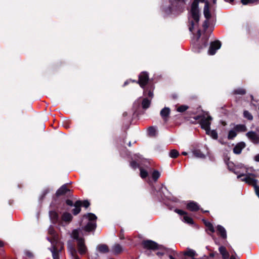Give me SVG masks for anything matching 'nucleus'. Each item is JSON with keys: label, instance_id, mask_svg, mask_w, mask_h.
<instances>
[{"label": "nucleus", "instance_id": "obj_1", "mask_svg": "<svg viewBox=\"0 0 259 259\" xmlns=\"http://www.w3.org/2000/svg\"><path fill=\"white\" fill-rule=\"evenodd\" d=\"M232 164L233 163L231 162L228 164L229 168L237 175V178H241V181L253 186L255 192L259 198V186L257 185L258 181L255 179L256 176L254 174V169L251 167H247L242 164H238L234 168H231V166Z\"/></svg>", "mask_w": 259, "mask_h": 259}, {"label": "nucleus", "instance_id": "obj_2", "mask_svg": "<svg viewBox=\"0 0 259 259\" xmlns=\"http://www.w3.org/2000/svg\"><path fill=\"white\" fill-rule=\"evenodd\" d=\"M205 0H195L192 4L190 16L189 18L190 23V26H189L190 31H192L193 30L198 27L199 20L198 3L203 2Z\"/></svg>", "mask_w": 259, "mask_h": 259}, {"label": "nucleus", "instance_id": "obj_3", "mask_svg": "<svg viewBox=\"0 0 259 259\" xmlns=\"http://www.w3.org/2000/svg\"><path fill=\"white\" fill-rule=\"evenodd\" d=\"M83 235L82 231L80 229L73 230L71 234V237L77 241L78 251L80 254L85 253L87 250L84 240L82 238Z\"/></svg>", "mask_w": 259, "mask_h": 259}, {"label": "nucleus", "instance_id": "obj_4", "mask_svg": "<svg viewBox=\"0 0 259 259\" xmlns=\"http://www.w3.org/2000/svg\"><path fill=\"white\" fill-rule=\"evenodd\" d=\"M48 232L52 236V238L50 239L48 238V240L52 245L50 250L52 253L53 259H59L58 251L56 247L57 237L55 235L54 229L51 227L49 228Z\"/></svg>", "mask_w": 259, "mask_h": 259}, {"label": "nucleus", "instance_id": "obj_5", "mask_svg": "<svg viewBox=\"0 0 259 259\" xmlns=\"http://www.w3.org/2000/svg\"><path fill=\"white\" fill-rule=\"evenodd\" d=\"M84 219H87L89 222L84 228V230L87 232L91 231L94 230L96 228V224L95 221L97 219L96 216L91 213H88L83 217Z\"/></svg>", "mask_w": 259, "mask_h": 259}, {"label": "nucleus", "instance_id": "obj_6", "mask_svg": "<svg viewBox=\"0 0 259 259\" xmlns=\"http://www.w3.org/2000/svg\"><path fill=\"white\" fill-rule=\"evenodd\" d=\"M211 120L212 118L209 115L202 116L200 121L201 127L205 131L210 128Z\"/></svg>", "mask_w": 259, "mask_h": 259}, {"label": "nucleus", "instance_id": "obj_7", "mask_svg": "<svg viewBox=\"0 0 259 259\" xmlns=\"http://www.w3.org/2000/svg\"><path fill=\"white\" fill-rule=\"evenodd\" d=\"M221 47V44L220 41L217 40L210 43L208 53L210 55L215 54L216 51L220 49Z\"/></svg>", "mask_w": 259, "mask_h": 259}, {"label": "nucleus", "instance_id": "obj_8", "mask_svg": "<svg viewBox=\"0 0 259 259\" xmlns=\"http://www.w3.org/2000/svg\"><path fill=\"white\" fill-rule=\"evenodd\" d=\"M148 79V74L145 72H143L139 75L138 82L142 88H144L147 84Z\"/></svg>", "mask_w": 259, "mask_h": 259}, {"label": "nucleus", "instance_id": "obj_9", "mask_svg": "<svg viewBox=\"0 0 259 259\" xmlns=\"http://www.w3.org/2000/svg\"><path fill=\"white\" fill-rule=\"evenodd\" d=\"M248 139L254 144L259 143V135L254 132H249L246 134Z\"/></svg>", "mask_w": 259, "mask_h": 259}, {"label": "nucleus", "instance_id": "obj_10", "mask_svg": "<svg viewBox=\"0 0 259 259\" xmlns=\"http://www.w3.org/2000/svg\"><path fill=\"white\" fill-rule=\"evenodd\" d=\"M143 245L145 248L147 249H154L158 248V244L156 242L151 240L143 241Z\"/></svg>", "mask_w": 259, "mask_h": 259}, {"label": "nucleus", "instance_id": "obj_11", "mask_svg": "<svg viewBox=\"0 0 259 259\" xmlns=\"http://www.w3.org/2000/svg\"><path fill=\"white\" fill-rule=\"evenodd\" d=\"M203 13L206 20H209L211 18V14L209 9V3L208 1L205 2V6L203 10Z\"/></svg>", "mask_w": 259, "mask_h": 259}, {"label": "nucleus", "instance_id": "obj_12", "mask_svg": "<svg viewBox=\"0 0 259 259\" xmlns=\"http://www.w3.org/2000/svg\"><path fill=\"white\" fill-rule=\"evenodd\" d=\"M187 208L190 211H197L199 209V206L198 204L194 202H190L187 205Z\"/></svg>", "mask_w": 259, "mask_h": 259}, {"label": "nucleus", "instance_id": "obj_13", "mask_svg": "<svg viewBox=\"0 0 259 259\" xmlns=\"http://www.w3.org/2000/svg\"><path fill=\"white\" fill-rule=\"evenodd\" d=\"M245 146V144L243 142L238 143L233 149L234 153L237 154H240Z\"/></svg>", "mask_w": 259, "mask_h": 259}, {"label": "nucleus", "instance_id": "obj_14", "mask_svg": "<svg viewBox=\"0 0 259 259\" xmlns=\"http://www.w3.org/2000/svg\"><path fill=\"white\" fill-rule=\"evenodd\" d=\"M97 251L101 253H105L109 251V249L106 245L100 244L97 246Z\"/></svg>", "mask_w": 259, "mask_h": 259}, {"label": "nucleus", "instance_id": "obj_15", "mask_svg": "<svg viewBox=\"0 0 259 259\" xmlns=\"http://www.w3.org/2000/svg\"><path fill=\"white\" fill-rule=\"evenodd\" d=\"M217 230L218 232V233L220 234L221 237L223 238H227V233L225 229L221 225H218L217 227Z\"/></svg>", "mask_w": 259, "mask_h": 259}, {"label": "nucleus", "instance_id": "obj_16", "mask_svg": "<svg viewBox=\"0 0 259 259\" xmlns=\"http://www.w3.org/2000/svg\"><path fill=\"white\" fill-rule=\"evenodd\" d=\"M170 113V109L164 107L160 111V115L163 119H166Z\"/></svg>", "mask_w": 259, "mask_h": 259}, {"label": "nucleus", "instance_id": "obj_17", "mask_svg": "<svg viewBox=\"0 0 259 259\" xmlns=\"http://www.w3.org/2000/svg\"><path fill=\"white\" fill-rule=\"evenodd\" d=\"M82 205V202L80 201H77L74 204V208L73 209L74 214H78L80 211V206Z\"/></svg>", "mask_w": 259, "mask_h": 259}, {"label": "nucleus", "instance_id": "obj_18", "mask_svg": "<svg viewBox=\"0 0 259 259\" xmlns=\"http://www.w3.org/2000/svg\"><path fill=\"white\" fill-rule=\"evenodd\" d=\"M68 251L72 256V259H79L76 256V251L75 249L71 244L68 246Z\"/></svg>", "mask_w": 259, "mask_h": 259}, {"label": "nucleus", "instance_id": "obj_19", "mask_svg": "<svg viewBox=\"0 0 259 259\" xmlns=\"http://www.w3.org/2000/svg\"><path fill=\"white\" fill-rule=\"evenodd\" d=\"M69 190L67 189L66 185H64L62 186L56 192V195L57 196H60L65 194L67 191H69Z\"/></svg>", "mask_w": 259, "mask_h": 259}, {"label": "nucleus", "instance_id": "obj_20", "mask_svg": "<svg viewBox=\"0 0 259 259\" xmlns=\"http://www.w3.org/2000/svg\"><path fill=\"white\" fill-rule=\"evenodd\" d=\"M219 251L222 254L223 257L224 259H228L229 257V254L226 250V248L224 246H220L219 247Z\"/></svg>", "mask_w": 259, "mask_h": 259}, {"label": "nucleus", "instance_id": "obj_21", "mask_svg": "<svg viewBox=\"0 0 259 259\" xmlns=\"http://www.w3.org/2000/svg\"><path fill=\"white\" fill-rule=\"evenodd\" d=\"M123 248L119 244H115L112 247V251L114 254H118L122 252Z\"/></svg>", "mask_w": 259, "mask_h": 259}, {"label": "nucleus", "instance_id": "obj_22", "mask_svg": "<svg viewBox=\"0 0 259 259\" xmlns=\"http://www.w3.org/2000/svg\"><path fill=\"white\" fill-rule=\"evenodd\" d=\"M207 135L210 136L212 138L217 139L218 138V134L214 130H210V128L205 131Z\"/></svg>", "mask_w": 259, "mask_h": 259}, {"label": "nucleus", "instance_id": "obj_23", "mask_svg": "<svg viewBox=\"0 0 259 259\" xmlns=\"http://www.w3.org/2000/svg\"><path fill=\"white\" fill-rule=\"evenodd\" d=\"M62 220L64 222L69 223L72 220V215L69 213L65 212L62 215Z\"/></svg>", "mask_w": 259, "mask_h": 259}, {"label": "nucleus", "instance_id": "obj_24", "mask_svg": "<svg viewBox=\"0 0 259 259\" xmlns=\"http://www.w3.org/2000/svg\"><path fill=\"white\" fill-rule=\"evenodd\" d=\"M193 156L199 158H203L205 157V156L203 154H202L200 151L198 150H193L192 152Z\"/></svg>", "mask_w": 259, "mask_h": 259}, {"label": "nucleus", "instance_id": "obj_25", "mask_svg": "<svg viewBox=\"0 0 259 259\" xmlns=\"http://www.w3.org/2000/svg\"><path fill=\"white\" fill-rule=\"evenodd\" d=\"M234 128L237 133L240 132H244L246 131V127L243 124H237L234 126Z\"/></svg>", "mask_w": 259, "mask_h": 259}, {"label": "nucleus", "instance_id": "obj_26", "mask_svg": "<svg viewBox=\"0 0 259 259\" xmlns=\"http://www.w3.org/2000/svg\"><path fill=\"white\" fill-rule=\"evenodd\" d=\"M237 134V133L235 131V130L233 128L232 130H231L228 133V139H233L235 138Z\"/></svg>", "mask_w": 259, "mask_h": 259}, {"label": "nucleus", "instance_id": "obj_27", "mask_svg": "<svg viewBox=\"0 0 259 259\" xmlns=\"http://www.w3.org/2000/svg\"><path fill=\"white\" fill-rule=\"evenodd\" d=\"M150 103H151L150 100L147 99V98L144 99L142 101V105L143 108H144V109L148 108L150 106Z\"/></svg>", "mask_w": 259, "mask_h": 259}, {"label": "nucleus", "instance_id": "obj_28", "mask_svg": "<svg viewBox=\"0 0 259 259\" xmlns=\"http://www.w3.org/2000/svg\"><path fill=\"white\" fill-rule=\"evenodd\" d=\"M182 221L189 224H193V220L192 219V218L187 215V213L183 217Z\"/></svg>", "mask_w": 259, "mask_h": 259}, {"label": "nucleus", "instance_id": "obj_29", "mask_svg": "<svg viewBox=\"0 0 259 259\" xmlns=\"http://www.w3.org/2000/svg\"><path fill=\"white\" fill-rule=\"evenodd\" d=\"M179 155V152L175 149L171 150L169 153V156L171 158H175Z\"/></svg>", "mask_w": 259, "mask_h": 259}, {"label": "nucleus", "instance_id": "obj_30", "mask_svg": "<svg viewBox=\"0 0 259 259\" xmlns=\"http://www.w3.org/2000/svg\"><path fill=\"white\" fill-rule=\"evenodd\" d=\"M184 254L186 255L193 257L195 255L196 252L194 250L192 249H188L187 251L184 252Z\"/></svg>", "mask_w": 259, "mask_h": 259}, {"label": "nucleus", "instance_id": "obj_31", "mask_svg": "<svg viewBox=\"0 0 259 259\" xmlns=\"http://www.w3.org/2000/svg\"><path fill=\"white\" fill-rule=\"evenodd\" d=\"M160 176V174L157 170H154L152 174V177L154 181H156Z\"/></svg>", "mask_w": 259, "mask_h": 259}, {"label": "nucleus", "instance_id": "obj_32", "mask_svg": "<svg viewBox=\"0 0 259 259\" xmlns=\"http://www.w3.org/2000/svg\"><path fill=\"white\" fill-rule=\"evenodd\" d=\"M50 215L51 218V219L54 221L55 222L58 219V214L55 211H51L50 212Z\"/></svg>", "mask_w": 259, "mask_h": 259}, {"label": "nucleus", "instance_id": "obj_33", "mask_svg": "<svg viewBox=\"0 0 259 259\" xmlns=\"http://www.w3.org/2000/svg\"><path fill=\"white\" fill-rule=\"evenodd\" d=\"M148 133L150 136H154L156 133V130L154 127H150L148 129Z\"/></svg>", "mask_w": 259, "mask_h": 259}, {"label": "nucleus", "instance_id": "obj_34", "mask_svg": "<svg viewBox=\"0 0 259 259\" xmlns=\"http://www.w3.org/2000/svg\"><path fill=\"white\" fill-rule=\"evenodd\" d=\"M243 114H244V117L246 118L247 119H248L249 120H252L253 118V117L251 115V114L247 111H244Z\"/></svg>", "mask_w": 259, "mask_h": 259}, {"label": "nucleus", "instance_id": "obj_35", "mask_svg": "<svg viewBox=\"0 0 259 259\" xmlns=\"http://www.w3.org/2000/svg\"><path fill=\"white\" fill-rule=\"evenodd\" d=\"M188 108L186 105H182L177 108V111L180 112H183Z\"/></svg>", "mask_w": 259, "mask_h": 259}, {"label": "nucleus", "instance_id": "obj_36", "mask_svg": "<svg viewBox=\"0 0 259 259\" xmlns=\"http://www.w3.org/2000/svg\"><path fill=\"white\" fill-rule=\"evenodd\" d=\"M148 175V172L142 168H140V176L142 178H146Z\"/></svg>", "mask_w": 259, "mask_h": 259}, {"label": "nucleus", "instance_id": "obj_37", "mask_svg": "<svg viewBox=\"0 0 259 259\" xmlns=\"http://www.w3.org/2000/svg\"><path fill=\"white\" fill-rule=\"evenodd\" d=\"M257 0H241V3L243 5H247L251 3H253L256 2Z\"/></svg>", "mask_w": 259, "mask_h": 259}, {"label": "nucleus", "instance_id": "obj_38", "mask_svg": "<svg viewBox=\"0 0 259 259\" xmlns=\"http://www.w3.org/2000/svg\"><path fill=\"white\" fill-rule=\"evenodd\" d=\"M235 93L237 94H244L245 93V91L243 89H239L235 90Z\"/></svg>", "mask_w": 259, "mask_h": 259}, {"label": "nucleus", "instance_id": "obj_39", "mask_svg": "<svg viewBox=\"0 0 259 259\" xmlns=\"http://www.w3.org/2000/svg\"><path fill=\"white\" fill-rule=\"evenodd\" d=\"M175 211L178 214H179L180 215H183L184 216L187 214V212H186L185 211L182 210L176 209Z\"/></svg>", "mask_w": 259, "mask_h": 259}, {"label": "nucleus", "instance_id": "obj_40", "mask_svg": "<svg viewBox=\"0 0 259 259\" xmlns=\"http://www.w3.org/2000/svg\"><path fill=\"white\" fill-rule=\"evenodd\" d=\"M207 228V229L209 230L211 233H214L215 230H214V229L213 227V225H212V224L209 225V226H208Z\"/></svg>", "mask_w": 259, "mask_h": 259}, {"label": "nucleus", "instance_id": "obj_41", "mask_svg": "<svg viewBox=\"0 0 259 259\" xmlns=\"http://www.w3.org/2000/svg\"><path fill=\"white\" fill-rule=\"evenodd\" d=\"M82 205L85 208H87L90 205V203L89 201L85 200L82 202Z\"/></svg>", "mask_w": 259, "mask_h": 259}, {"label": "nucleus", "instance_id": "obj_42", "mask_svg": "<svg viewBox=\"0 0 259 259\" xmlns=\"http://www.w3.org/2000/svg\"><path fill=\"white\" fill-rule=\"evenodd\" d=\"M208 26V20H206L204 22L203 27L204 29H206Z\"/></svg>", "mask_w": 259, "mask_h": 259}, {"label": "nucleus", "instance_id": "obj_43", "mask_svg": "<svg viewBox=\"0 0 259 259\" xmlns=\"http://www.w3.org/2000/svg\"><path fill=\"white\" fill-rule=\"evenodd\" d=\"M131 165L133 168H136L138 166V164L135 161L131 162Z\"/></svg>", "mask_w": 259, "mask_h": 259}, {"label": "nucleus", "instance_id": "obj_44", "mask_svg": "<svg viewBox=\"0 0 259 259\" xmlns=\"http://www.w3.org/2000/svg\"><path fill=\"white\" fill-rule=\"evenodd\" d=\"M66 203L67 205H70V206H72L73 205V202L71 200H67L66 201Z\"/></svg>", "mask_w": 259, "mask_h": 259}, {"label": "nucleus", "instance_id": "obj_45", "mask_svg": "<svg viewBox=\"0 0 259 259\" xmlns=\"http://www.w3.org/2000/svg\"><path fill=\"white\" fill-rule=\"evenodd\" d=\"M254 160L256 161L259 162V154H257L254 156Z\"/></svg>", "mask_w": 259, "mask_h": 259}, {"label": "nucleus", "instance_id": "obj_46", "mask_svg": "<svg viewBox=\"0 0 259 259\" xmlns=\"http://www.w3.org/2000/svg\"><path fill=\"white\" fill-rule=\"evenodd\" d=\"M148 96L149 97H150L151 98H153V92H151V91H149V93H148Z\"/></svg>", "mask_w": 259, "mask_h": 259}, {"label": "nucleus", "instance_id": "obj_47", "mask_svg": "<svg viewBox=\"0 0 259 259\" xmlns=\"http://www.w3.org/2000/svg\"><path fill=\"white\" fill-rule=\"evenodd\" d=\"M200 36H201L200 30H198V36L197 37V40L199 39V38H200Z\"/></svg>", "mask_w": 259, "mask_h": 259}, {"label": "nucleus", "instance_id": "obj_48", "mask_svg": "<svg viewBox=\"0 0 259 259\" xmlns=\"http://www.w3.org/2000/svg\"><path fill=\"white\" fill-rule=\"evenodd\" d=\"M204 224L207 227H208V226H209V225H210L211 224L210 223H209L208 222H206V221L204 222Z\"/></svg>", "mask_w": 259, "mask_h": 259}, {"label": "nucleus", "instance_id": "obj_49", "mask_svg": "<svg viewBox=\"0 0 259 259\" xmlns=\"http://www.w3.org/2000/svg\"><path fill=\"white\" fill-rule=\"evenodd\" d=\"M204 224L207 227H208V226H209V225H210L211 224L210 223H209L208 222H206V221L204 222Z\"/></svg>", "mask_w": 259, "mask_h": 259}, {"label": "nucleus", "instance_id": "obj_50", "mask_svg": "<svg viewBox=\"0 0 259 259\" xmlns=\"http://www.w3.org/2000/svg\"><path fill=\"white\" fill-rule=\"evenodd\" d=\"M204 224L207 227H208V226H209V225H210L211 224L210 223H209L208 222H206V221L204 222Z\"/></svg>", "mask_w": 259, "mask_h": 259}, {"label": "nucleus", "instance_id": "obj_51", "mask_svg": "<svg viewBox=\"0 0 259 259\" xmlns=\"http://www.w3.org/2000/svg\"><path fill=\"white\" fill-rule=\"evenodd\" d=\"M227 2L232 3L234 0H225Z\"/></svg>", "mask_w": 259, "mask_h": 259}, {"label": "nucleus", "instance_id": "obj_52", "mask_svg": "<svg viewBox=\"0 0 259 259\" xmlns=\"http://www.w3.org/2000/svg\"><path fill=\"white\" fill-rule=\"evenodd\" d=\"M157 254L158 255H159H159H162V253H161V252H158L157 253Z\"/></svg>", "mask_w": 259, "mask_h": 259}, {"label": "nucleus", "instance_id": "obj_53", "mask_svg": "<svg viewBox=\"0 0 259 259\" xmlns=\"http://www.w3.org/2000/svg\"><path fill=\"white\" fill-rule=\"evenodd\" d=\"M128 82H129V81H128V80L124 82V85H126L127 84H128Z\"/></svg>", "mask_w": 259, "mask_h": 259}, {"label": "nucleus", "instance_id": "obj_54", "mask_svg": "<svg viewBox=\"0 0 259 259\" xmlns=\"http://www.w3.org/2000/svg\"><path fill=\"white\" fill-rule=\"evenodd\" d=\"M182 154L184 155H186L187 154V153L186 152H182Z\"/></svg>", "mask_w": 259, "mask_h": 259}, {"label": "nucleus", "instance_id": "obj_55", "mask_svg": "<svg viewBox=\"0 0 259 259\" xmlns=\"http://www.w3.org/2000/svg\"><path fill=\"white\" fill-rule=\"evenodd\" d=\"M216 3H217V0H213V3L214 4H216Z\"/></svg>", "mask_w": 259, "mask_h": 259}, {"label": "nucleus", "instance_id": "obj_56", "mask_svg": "<svg viewBox=\"0 0 259 259\" xmlns=\"http://www.w3.org/2000/svg\"><path fill=\"white\" fill-rule=\"evenodd\" d=\"M230 259H236L235 257L232 256L230 258Z\"/></svg>", "mask_w": 259, "mask_h": 259}, {"label": "nucleus", "instance_id": "obj_57", "mask_svg": "<svg viewBox=\"0 0 259 259\" xmlns=\"http://www.w3.org/2000/svg\"><path fill=\"white\" fill-rule=\"evenodd\" d=\"M3 246V243L0 241V246Z\"/></svg>", "mask_w": 259, "mask_h": 259}, {"label": "nucleus", "instance_id": "obj_58", "mask_svg": "<svg viewBox=\"0 0 259 259\" xmlns=\"http://www.w3.org/2000/svg\"><path fill=\"white\" fill-rule=\"evenodd\" d=\"M169 257L170 259H174V258L171 255L169 256Z\"/></svg>", "mask_w": 259, "mask_h": 259}, {"label": "nucleus", "instance_id": "obj_59", "mask_svg": "<svg viewBox=\"0 0 259 259\" xmlns=\"http://www.w3.org/2000/svg\"><path fill=\"white\" fill-rule=\"evenodd\" d=\"M210 256H211V257H213V254H210Z\"/></svg>", "mask_w": 259, "mask_h": 259}, {"label": "nucleus", "instance_id": "obj_60", "mask_svg": "<svg viewBox=\"0 0 259 259\" xmlns=\"http://www.w3.org/2000/svg\"><path fill=\"white\" fill-rule=\"evenodd\" d=\"M211 237H212L213 239H215V238H214V237H213V235H211Z\"/></svg>", "mask_w": 259, "mask_h": 259}, {"label": "nucleus", "instance_id": "obj_61", "mask_svg": "<svg viewBox=\"0 0 259 259\" xmlns=\"http://www.w3.org/2000/svg\"><path fill=\"white\" fill-rule=\"evenodd\" d=\"M211 237H212L213 239H215V238H214V237H213V235H211Z\"/></svg>", "mask_w": 259, "mask_h": 259}, {"label": "nucleus", "instance_id": "obj_62", "mask_svg": "<svg viewBox=\"0 0 259 259\" xmlns=\"http://www.w3.org/2000/svg\"><path fill=\"white\" fill-rule=\"evenodd\" d=\"M211 237H212L213 239H215V238H214V237H213V235H211Z\"/></svg>", "mask_w": 259, "mask_h": 259}]
</instances>
